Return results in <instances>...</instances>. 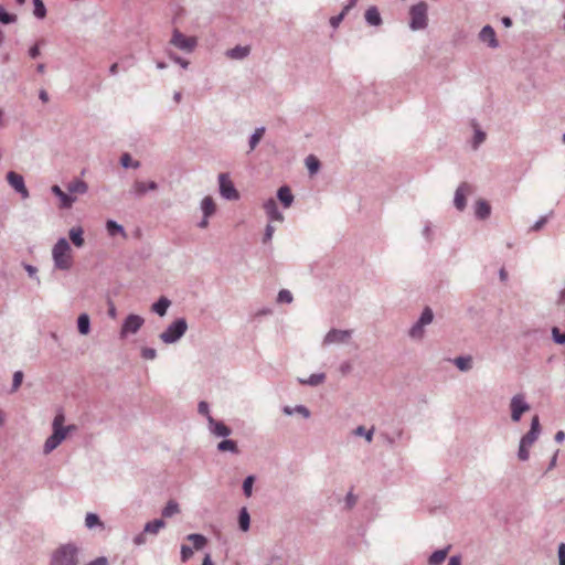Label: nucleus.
Wrapping results in <instances>:
<instances>
[{"instance_id": "11", "label": "nucleus", "mask_w": 565, "mask_h": 565, "mask_svg": "<svg viewBox=\"0 0 565 565\" xmlns=\"http://www.w3.org/2000/svg\"><path fill=\"white\" fill-rule=\"evenodd\" d=\"M541 434V424L537 415H534L531 420L530 430L522 436L521 440L523 445L531 447L539 438Z\"/></svg>"}, {"instance_id": "27", "label": "nucleus", "mask_w": 565, "mask_h": 565, "mask_svg": "<svg viewBox=\"0 0 565 565\" xmlns=\"http://www.w3.org/2000/svg\"><path fill=\"white\" fill-rule=\"evenodd\" d=\"M326 380L324 373H316L311 374L308 379H298V382L302 385H309V386H318L322 384Z\"/></svg>"}, {"instance_id": "29", "label": "nucleus", "mask_w": 565, "mask_h": 565, "mask_svg": "<svg viewBox=\"0 0 565 565\" xmlns=\"http://www.w3.org/2000/svg\"><path fill=\"white\" fill-rule=\"evenodd\" d=\"M282 412L286 414V415H294L295 413L297 414H300L303 418H309L311 413L309 411L308 407H306L305 405H296L295 407H291V406H285L282 408Z\"/></svg>"}, {"instance_id": "51", "label": "nucleus", "mask_w": 565, "mask_h": 565, "mask_svg": "<svg viewBox=\"0 0 565 565\" xmlns=\"http://www.w3.org/2000/svg\"><path fill=\"white\" fill-rule=\"evenodd\" d=\"M22 381H23V372L22 371H15L14 374H13V379H12L11 391L15 392L20 387Z\"/></svg>"}, {"instance_id": "46", "label": "nucleus", "mask_w": 565, "mask_h": 565, "mask_svg": "<svg viewBox=\"0 0 565 565\" xmlns=\"http://www.w3.org/2000/svg\"><path fill=\"white\" fill-rule=\"evenodd\" d=\"M292 299H294L292 294L287 289H281L278 292L277 302H279V303H290V302H292Z\"/></svg>"}, {"instance_id": "22", "label": "nucleus", "mask_w": 565, "mask_h": 565, "mask_svg": "<svg viewBox=\"0 0 565 565\" xmlns=\"http://www.w3.org/2000/svg\"><path fill=\"white\" fill-rule=\"evenodd\" d=\"M365 21L372 26H379L382 24V18L376 7H370L365 11Z\"/></svg>"}, {"instance_id": "39", "label": "nucleus", "mask_w": 565, "mask_h": 565, "mask_svg": "<svg viewBox=\"0 0 565 565\" xmlns=\"http://www.w3.org/2000/svg\"><path fill=\"white\" fill-rule=\"evenodd\" d=\"M217 450L221 452L231 451L234 454H236L238 451L236 443L232 439H224V440L220 441L217 444Z\"/></svg>"}, {"instance_id": "63", "label": "nucleus", "mask_w": 565, "mask_h": 565, "mask_svg": "<svg viewBox=\"0 0 565 565\" xmlns=\"http://www.w3.org/2000/svg\"><path fill=\"white\" fill-rule=\"evenodd\" d=\"M358 498L350 491L345 497V504L349 509L353 508L356 503Z\"/></svg>"}, {"instance_id": "61", "label": "nucleus", "mask_w": 565, "mask_h": 565, "mask_svg": "<svg viewBox=\"0 0 565 565\" xmlns=\"http://www.w3.org/2000/svg\"><path fill=\"white\" fill-rule=\"evenodd\" d=\"M347 14V12H344L343 10L335 17H332L330 19V24L333 26V28H337L340 22L343 20L344 15Z\"/></svg>"}, {"instance_id": "44", "label": "nucleus", "mask_w": 565, "mask_h": 565, "mask_svg": "<svg viewBox=\"0 0 565 565\" xmlns=\"http://www.w3.org/2000/svg\"><path fill=\"white\" fill-rule=\"evenodd\" d=\"M17 15L9 13L6 9L0 4V22L3 24L14 23L17 21Z\"/></svg>"}, {"instance_id": "2", "label": "nucleus", "mask_w": 565, "mask_h": 565, "mask_svg": "<svg viewBox=\"0 0 565 565\" xmlns=\"http://www.w3.org/2000/svg\"><path fill=\"white\" fill-rule=\"evenodd\" d=\"M52 257L54 266L61 270H68L73 265L71 256V246L66 238L61 237L57 239L52 249Z\"/></svg>"}, {"instance_id": "49", "label": "nucleus", "mask_w": 565, "mask_h": 565, "mask_svg": "<svg viewBox=\"0 0 565 565\" xmlns=\"http://www.w3.org/2000/svg\"><path fill=\"white\" fill-rule=\"evenodd\" d=\"M553 341L557 344H565V332H561L557 327L552 328Z\"/></svg>"}, {"instance_id": "64", "label": "nucleus", "mask_w": 565, "mask_h": 565, "mask_svg": "<svg viewBox=\"0 0 565 565\" xmlns=\"http://www.w3.org/2000/svg\"><path fill=\"white\" fill-rule=\"evenodd\" d=\"M87 565H108V559L105 556H99L94 561L89 562Z\"/></svg>"}, {"instance_id": "54", "label": "nucleus", "mask_w": 565, "mask_h": 565, "mask_svg": "<svg viewBox=\"0 0 565 565\" xmlns=\"http://www.w3.org/2000/svg\"><path fill=\"white\" fill-rule=\"evenodd\" d=\"M198 412L209 420V416H211L209 403L201 401L198 405Z\"/></svg>"}, {"instance_id": "20", "label": "nucleus", "mask_w": 565, "mask_h": 565, "mask_svg": "<svg viewBox=\"0 0 565 565\" xmlns=\"http://www.w3.org/2000/svg\"><path fill=\"white\" fill-rule=\"evenodd\" d=\"M450 545L446 546L445 548L437 550L434 553L430 554L428 557V565H441L444 561L446 559L449 551Z\"/></svg>"}, {"instance_id": "19", "label": "nucleus", "mask_w": 565, "mask_h": 565, "mask_svg": "<svg viewBox=\"0 0 565 565\" xmlns=\"http://www.w3.org/2000/svg\"><path fill=\"white\" fill-rule=\"evenodd\" d=\"M170 306L171 300L162 296L151 306V310L158 316L163 317L167 315V311Z\"/></svg>"}, {"instance_id": "4", "label": "nucleus", "mask_w": 565, "mask_h": 565, "mask_svg": "<svg viewBox=\"0 0 565 565\" xmlns=\"http://www.w3.org/2000/svg\"><path fill=\"white\" fill-rule=\"evenodd\" d=\"M427 10H428V6L424 1H420L417 4H414L411 7L409 28L413 31L423 30L427 26V23H428Z\"/></svg>"}, {"instance_id": "5", "label": "nucleus", "mask_w": 565, "mask_h": 565, "mask_svg": "<svg viewBox=\"0 0 565 565\" xmlns=\"http://www.w3.org/2000/svg\"><path fill=\"white\" fill-rule=\"evenodd\" d=\"M170 44L185 53H192L198 45V40L195 36H185L180 30L174 29Z\"/></svg>"}, {"instance_id": "1", "label": "nucleus", "mask_w": 565, "mask_h": 565, "mask_svg": "<svg viewBox=\"0 0 565 565\" xmlns=\"http://www.w3.org/2000/svg\"><path fill=\"white\" fill-rule=\"evenodd\" d=\"M78 553L74 543L63 544L53 552L50 565H79Z\"/></svg>"}, {"instance_id": "26", "label": "nucleus", "mask_w": 565, "mask_h": 565, "mask_svg": "<svg viewBox=\"0 0 565 565\" xmlns=\"http://www.w3.org/2000/svg\"><path fill=\"white\" fill-rule=\"evenodd\" d=\"M85 526L89 530H93L95 527H99L100 530L105 529L104 523L99 519V516L96 513L88 512L85 516Z\"/></svg>"}, {"instance_id": "8", "label": "nucleus", "mask_w": 565, "mask_h": 565, "mask_svg": "<svg viewBox=\"0 0 565 565\" xmlns=\"http://www.w3.org/2000/svg\"><path fill=\"white\" fill-rule=\"evenodd\" d=\"M145 319L138 315L130 313L122 322L120 337L126 338L129 333L135 334L142 327Z\"/></svg>"}, {"instance_id": "58", "label": "nucleus", "mask_w": 565, "mask_h": 565, "mask_svg": "<svg viewBox=\"0 0 565 565\" xmlns=\"http://www.w3.org/2000/svg\"><path fill=\"white\" fill-rule=\"evenodd\" d=\"M548 216L544 215L541 216L531 227L532 231L537 232L540 231L547 222Z\"/></svg>"}, {"instance_id": "24", "label": "nucleus", "mask_w": 565, "mask_h": 565, "mask_svg": "<svg viewBox=\"0 0 565 565\" xmlns=\"http://www.w3.org/2000/svg\"><path fill=\"white\" fill-rule=\"evenodd\" d=\"M67 191L77 194H85L88 191V185L85 181L76 179L67 184Z\"/></svg>"}, {"instance_id": "16", "label": "nucleus", "mask_w": 565, "mask_h": 565, "mask_svg": "<svg viewBox=\"0 0 565 565\" xmlns=\"http://www.w3.org/2000/svg\"><path fill=\"white\" fill-rule=\"evenodd\" d=\"M479 39L482 42L488 43V45L491 49H497L499 46V42L497 40V35H495L494 29L491 25H484L481 29V31L479 33Z\"/></svg>"}, {"instance_id": "6", "label": "nucleus", "mask_w": 565, "mask_h": 565, "mask_svg": "<svg viewBox=\"0 0 565 565\" xmlns=\"http://www.w3.org/2000/svg\"><path fill=\"white\" fill-rule=\"evenodd\" d=\"M510 412H511V420L513 423H519L524 413L529 412L531 406L526 402L524 394H515L510 399Z\"/></svg>"}, {"instance_id": "40", "label": "nucleus", "mask_w": 565, "mask_h": 565, "mask_svg": "<svg viewBox=\"0 0 565 565\" xmlns=\"http://www.w3.org/2000/svg\"><path fill=\"white\" fill-rule=\"evenodd\" d=\"M106 230L110 236H115L117 234L125 235L124 227L114 220H108L106 222Z\"/></svg>"}, {"instance_id": "57", "label": "nucleus", "mask_w": 565, "mask_h": 565, "mask_svg": "<svg viewBox=\"0 0 565 565\" xmlns=\"http://www.w3.org/2000/svg\"><path fill=\"white\" fill-rule=\"evenodd\" d=\"M169 57L177 64H179L182 68H188L189 66V62L184 58H182L181 56L174 54V53H170L169 54Z\"/></svg>"}, {"instance_id": "33", "label": "nucleus", "mask_w": 565, "mask_h": 565, "mask_svg": "<svg viewBox=\"0 0 565 565\" xmlns=\"http://www.w3.org/2000/svg\"><path fill=\"white\" fill-rule=\"evenodd\" d=\"M201 210L205 217H210L215 213V203L211 196H205L202 200Z\"/></svg>"}, {"instance_id": "18", "label": "nucleus", "mask_w": 565, "mask_h": 565, "mask_svg": "<svg viewBox=\"0 0 565 565\" xmlns=\"http://www.w3.org/2000/svg\"><path fill=\"white\" fill-rule=\"evenodd\" d=\"M277 199L284 205V207H289L294 202V194L288 185H282L277 191Z\"/></svg>"}, {"instance_id": "7", "label": "nucleus", "mask_w": 565, "mask_h": 565, "mask_svg": "<svg viewBox=\"0 0 565 565\" xmlns=\"http://www.w3.org/2000/svg\"><path fill=\"white\" fill-rule=\"evenodd\" d=\"M218 190L221 196L227 201H237L239 199V193L227 173L218 174Z\"/></svg>"}, {"instance_id": "60", "label": "nucleus", "mask_w": 565, "mask_h": 565, "mask_svg": "<svg viewBox=\"0 0 565 565\" xmlns=\"http://www.w3.org/2000/svg\"><path fill=\"white\" fill-rule=\"evenodd\" d=\"M559 565H565V543H559L557 547Z\"/></svg>"}, {"instance_id": "17", "label": "nucleus", "mask_w": 565, "mask_h": 565, "mask_svg": "<svg viewBox=\"0 0 565 565\" xmlns=\"http://www.w3.org/2000/svg\"><path fill=\"white\" fill-rule=\"evenodd\" d=\"M209 429L211 434L217 437H227L231 435V429L224 423L215 420L212 416H209Z\"/></svg>"}, {"instance_id": "38", "label": "nucleus", "mask_w": 565, "mask_h": 565, "mask_svg": "<svg viewBox=\"0 0 565 565\" xmlns=\"http://www.w3.org/2000/svg\"><path fill=\"white\" fill-rule=\"evenodd\" d=\"M266 129L265 127H258L255 131L249 136V152L255 149L260 139L263 138Z\"/></svg>"}, {"instance_id": "43", "label": "nucleus", "mask_w": 565, "mask_h": 565, "mask_svg": "<svg viewBox=\"0 0 565 565\" xmlns=\"http://www.w3.org/2000/svg\"><path fill=\"white\" fill-rule=\"evenodd\" d=\"M34 4L33 14L38 19H44L46 17V8L42 0H32Z\"/></svg>"}, {"instance_id": "41", "label": "nucleus", "mask_w": 565, "mask_h": 565, "mask_svg": "<svg viewBox=\"0 0 565 565\" xmlns=\"http://www.w3.org/2000/svg\"><path fill=\"white\" fill-rule=\"evenodd\" d=\"M120 164L125 168V169H128V168H134V169H138L140 167V162L139 161H135L132 160L131 156L129 153H124L121 157H120Z\"/></svg>"}, {"instance_id": "21", "label": "nucleus", "mask_w": 565, "mask_h": 565, "mask_svg": "<svg viewBox=\"0 0 565 565\" xmlns=\"http://www.w3.org/2000/svg\"><path fill=\"white\" fill-rule=\"evenodd\" d=\"M475 214L479 220H487L491 214L490 204L484 200H479L476 203Z\"/></svg>"}, {"instance_id": "12", "label": "nucleus", "mask_w": 565, "mask_h": 565, "mask_svg": "<svg viewBox=\"0 0 565 565\" xmlns=\"http://www.w3.org/2000/svg\"><path fill=\"white\" fill-rule=\"evenodd\" d=\"M351 330L331 329L323 339V344L345 343L351 338Z\"/></svg>"}, {"instance_id": "42", "label": "nucleus", "mask_w": 565, "mask_h": 565, "mask_svg": "<svg viewBox=\"0 0 565 565\" xmlns=\"http://www.w3.org/2000/svg\"><path fill=\"white\" fill-rule=\"evenodd\" d=\"M475 127V135L472 139V147L473 149H477L484 140H486V132L482 131L477 127V124H473Z\"/></svg>"}, {"instance_id": "59", "label": "nucleus", "mask_w": 565, "mask_h": 565, "mask_svg": "<svg viewBox=\"0 0 565 565\" xmlns=\"http://www.w3.org/2000/svg\"><path fill=\"white\" fill-rule=\"evenodd\" d=\"M41 43H43V41L38 42L35 45H33L29 49V56L31 58H36L38 56H40V54H41L40 44Z\"/></svg>"}, {"instance_id": "45", "label": "nucleus", "mask_w": 565, "mask_h": 565, "mask_svg": "<svg viewBox=\"0 0 565 565\" xmlns=\"http://www.w3.org/2000/svg\"><path fill=\"white\" fill-rule=\"evenodd\" d=\"M433 319H434V312L429 307L424 308L420 317L418 318L420 323H425L426 326L431 323Z\"/></svg>"}, {"instance_id": "56", "label": "nucleus", "mask_w": 565, "mask_h": 565, "mask_svg": "<svg viewBox=\"0 0 565 565\" xmlns=\"http://www.w3.org/2000/svg\"><path fill=\"white\" fill-rule=\"evenodd\" d=\"M274 232H275V227L270 223L267 224V226L265 228L264 236H263L264 244H267L268 242H270V239L273 238Z\"/></svg>"}, {"instance_id": "47", "label": "nucleus", "mask_w": 565, "mask_h": 565, "mask_svg": "<svg viewBox=\"0 0 565 565\" xmlns=\"http://www.w3.org/2000/svg\"><path fill=\"white\" fill-rule=\"evenodd\" d=\"M238 525L243 532H247V507H243L239 511Z\"/></svg>"}, {"instance_id": "15", "label": "nucleus", "mask_w": 565, "mask_h": 565, "mask_svg": "<svg viewBox=\"0 0 565 565\" xmlns=\"http://www.w3.org/2000/svg\"><path fill=\"white\" fill-rule=\"evenodd\" d=\"M264 210L269 218V221H277V222H282L284 221V215L282 213L278 210V205L276 203V201L274 199H268L265 203H264Z\"/></svg>"}, {"instance_id": "55", "label": "nucleus", "mask_w": 565, "mask_h": 565, "mask_svg": "<svg viewBox=\"0 0 565 565\" xmlns=\"http://www.w3.org/2000/svg\"><path fill=\"white\" fill-rule=\"evenodd\" d=\"M193 555V548L183 544L181 546V561L186 562Z\"/></svg>"}, {"instance_id": "35", "label": "nucleus", "mask_w": 565, "mask_h": 565, "mask_svg": "<svg viewBox=\"0 0 565 565\" xmlns=\"http://www.w3.org/2000/svg\"><path fill=\"white\" fill-rule=\"evenodd\" d=\"M426 327L425 323H420L419 320H417L412 328L408 331V335L414 340H420L423 339L425 334L424 328Z\"/></svg>"}, {"instance_id": "30", "label": "nucleus", "mask_w": 565, "mask_h": 565, "mask_svg": "<svg viewBox=\"0 0 565 565\" xmlns=\"http://www.w3.org/2000/svg\"><path fill=\"white\" fill-rule=\"evenodd\" d=\"M77 329L83 335H86L90 331V320L87 313H82L77 318Z\"/></svg>"}, {"instance_id": "10", "label": "nucleus", "mask_w": 565, "mask_h": 565, "mask_svg": "<svg viewBox=\"0 0 565 565\" xmlns=\"http://www.w3.org/2000/svg\"><path fill=\"white\" fill-rule=\"evenodd\" d=\"M6 179L8 183L21 195L23 200L30 196L29 190L24 183V178L21 174L14 171H9L7 173Z\"/></svg>"}, {"instance_id": "37", "label": "nucleus", "mask_w": 565, "mask_h": 565, "mask_svg": "<svg viewBox=\"0 0 565 565\" xmlns=\"http://www.w3.org/2000/svg\"><path fill=\"white\" fill-rule=\"evenodd\" d=\"M180 512V508L177 501L170 500L166 504V507L162 509L161 514L163 518H171L174 514Z\"/></svg>"}, {"instance_id": "32", "label": "nucleus", "mask_w": 565, "mask_h": 565, "mask_svg": "<svg viewBox=\"0 0 565 565\" xmlns=\"http://www.w3.org/2000/svg\"><path fill=\"white\" fill-rule=\"evenodd\" d=\"M83 228L77 226V227H72L70 230V238L72 241V243L76 246V247H82L84 245V237H83Z\"/></svg>"}, {"instance_id": "3", "label": "nucleus", "mask_w": 565, "mask_h": 565, "mask_svg": "<svg viewBox=\"0 0 565 565\" xmlns=\"http://www.w3.org/2000/svg\"><path fill=\"white\" fill-rule=\"evenodd\" d=\"M188 322L184 318H178L172 321L163 332L159 334V339L166 344L177 343L186 332Z\"/></svg>"}, {"instance_id": "25", "label": "nucleus", "mask_w": 565, "mask_h": 565, "mask_svg": "<svg viewBox=\"0 0 565 565\" xmlns=\"http://www.w3.org/2000/svg\"><path fill=\"white\" fill-rule=\"evenodd\" d=\"M166 526V522L162 519H156L145 524L143 531L150 535H157L161 529Z\"/></svg>"}, {"instance_id": "14", "label": "nucleus", "mask_w": 565, "mask_h": 565, "mask_svg": "<svg viewBox=\"0 0 565 565\" xmlns=\"http://www.w3.org/2000/svg\"><path fill=\"white\" fill-rule=\"evenodd\" d=\"M51 191L54 195L60 199V207L61 209H71L76 201L75 196H72L68 193H65L58 185H53Z\"/></svg>"}, {"instance_id": "31", "label": "nucleus", "mask_w": 565, "mask_h": 565, "mask_svg": "<svg viewBox=\"0 0 565 565\" xmlns=\"http://www.w3.org/2000/svg\"><path fill=\"white\" fill-rule=\"evenodd\" d=\"M129 193L136 199H141L147 193L146 182L135 180Z\"/></svg>"}, {"instance_id": "48", "label": "nucleus", "mask_w": 565, "mask_h": 565, "mask_svg": "<svg viewBox=\"0 0 565 565\" xmlns=\"http://www.w3.org/2000/svg\"><path fill=\"white\" fill-rule=\"evenodd\" d=\"M373 429L366 430L364 426H359L354 430V435L356 436H364L367 443H371L373 439Z\"/></svg>"}, {"instance_id": "23", "label": "nucleus", "mask_w": 565, "mask_h": 565, "mask_svg": "<svg viewBox=\"0 0 565 565\" xmlns=\"http://www.w3.org/2000/svg\"><path fill=\"white\" fill-rule=\"evenodd\" d=\"M452 363L461 371L468 372L472 369V358L470 355H460L452 360Z\"/></svg>"}, {"instance_id": "13", "label": "nucleus", "mask_w": 565, "mask_h": 565, "mask_svg": "<svg viewBox=\"0 0 565 565\" xmlns=\"http://www.w3.org/2000/svg\"><path fill=\"white\" fill-rule=\"evenodd\" d=\"M471 192V185L467 182L461 183L456 192L454 198V205L458 211H463L467 205L466 195Z\"/></svg>"}, {"instance_id": "9", "label": "nucleus", "mask_w": 565, "mask_h": 565, "mask_svg": "<svg viewBox=\"0 0 565 565\" xmlns=\"http://www.w3.org/2000/svg\"><path fill=\"white\" fill-rule=\"evenodd\" d=\"M67 434H68V429H64V428L53 429L52 435L49 436L44 443L43 452L45 455L52 452L66 438Z\"/></svg>"}, {"instance_id": "28", "label": "nucleus", "mask_w": 565, "mask_h": 565, "mask_svg": "<svg viewBox=\"0 0 565 565\" xmlns=\"http://www.w3.org/2000/svg\"><path fill=\"white\" fill-rule=\"evenodd\" d=\"M225 55L231 60H244L247 57V46L237 45L225 52Z\"/></svg>"}, {"instance_id": "36", "label": "nucleus", "mask_w": 565, "mask_h": 565, "mask_svg": "<svg viewBox=\"0 0 565 565\" xmlns=\"http://www.w3.org/2000/svg\"><path fill=\"white\" fill-rule=\"evenodd\" d=\"M305 163H306V167H307L310 175L316 174L320 170V167H321L319 159L313 154H309L305 159Z\"/></svg>"}, {"instance_id": "53", "label": "nucleus", "mask_w": 565, "mask_h": 565, "mask_svg": "<svg viewBox=\"0 0 565 565\" xmlns=\"http://www.w3.org/2000/svg\"><path fill=\"white\" fill-rule=\"evenodd\" d=\"M141 356L146 360H154L157 358V351L153 348H143L141 350Z\"/></svg>"}, {"instance_id": "34", "label": "nucleus", "mask_w": 565, "mask_h": 565, "mask_svg": "<svg viewBox=\"0 0 565 565\" xmlns=\"http://www.w3.org/2000/svg\"><path fill=\"white\" fill-rule=\"evenodd\" d=\"M186 540L192 542L193 548H195L196 551L202 550L207 543L206 537L204 535L198 534V533L189 534L186 536Z\"/></svg>"}, {"instance_id": "52", "label": "nucleus", "mask_w": 565, "mask_h": 565, "mask_svg": "<svg viewBox=\"0 0 565 565\" xmlns=\"http://www.w3.org/2000/svg\"><path fill=\"white\" fill-rule=\"evenodd\" d=\"M65 416L62 412H58L52 423V428H64Z\"/></svg>"}, {"instance_id": "50", "label": "nucleus", "mask_w": 565, "mask_h": 565, "mask_svg": "<svg viewBox=\"0 0 565 565\" xmlns=\"http://www.w3.org/2000/svg\"><path fill=\"white\" fill-rule=\"evenodd\" d=\"M529 448L530 447L527 445H523L522 441H520L519 450H518V458L521 461H526L529 459V457H530Z\"/></svg>"}, {"instance_id": "62", "label": "nucleus", "mask_w": 565, "mask_h": 565, "mask_svg": "<svg viewBox=\"0 0 565 565\" xmlns=\"http://www.w3.org/2000/svg\"><path fill=\"white\" fill-rule=\"evenodd\" d=\"M146 535H147V533H145V531H142L141 533L137 534L134 537L135 545L141 546V545L146 544V542H147Z\"/></svg>"}]
</instances>
